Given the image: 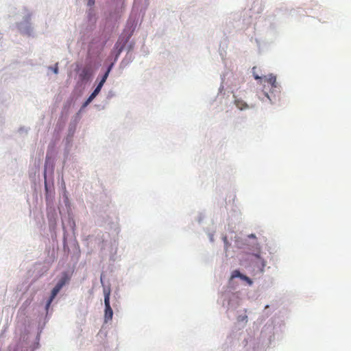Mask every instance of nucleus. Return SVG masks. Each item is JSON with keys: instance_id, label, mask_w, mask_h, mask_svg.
Segmentation results:
<instances>
[{"instance_id": "2", "label": "nucleus", "mask_w": 351, "mask_h": 351, "mask_svg": "<svg viewBox=\"0 0 351 351\" xmlns=\"http://www.w3.org/2000/svg\"><path fill=\"white\" fill-rule=\"evenodd\" d=\"M113 66V64H111L109 66L108 70L106 71L105 74L103 75L101 80H100L99 83L97 84L96 88L93 90V92L89 95L88 98L86 99L85 103H84V106H86V105H88L89 103H91L92 100H93L95 97H97V94L99 93L100 90H101V88L103 87L104 84H105L106 80L108 79L110 70L112 69V67Z\"/></svg>"}, {"instance_id": "5", "label": "nucleus", "mask_w": 351, "mask_h": 351, "mask_svg": "<svg viewBox=\"0 0 351 351\" xmlns=\"http://www.w3.org/2000/svg\"><path fill=\"white\" fill-rule=\"evenodd\" d=\"M91 74H92L91 70H90V69H88V67H85L80 72V77L82 80H86V79H89Z\"/></svg>"}, {"instance_id": "1", "label": "nucleus", "mask_w": 351, "mask_h": 351, "mask_svg": "<svg viewBox=\"0 0 351 351\" xmlns=\"http://www.w3.org/2000/svg\"><path fill=\"white\" fill-rule=\"evenodd\" d=\"M70 277L67 272H64L61 278L59 280L58 282L56 285L55 287L52 289L50 295V298L47 301V306H49L51 302H53L55 297H56L57 294L59 293L61 289H62L63 286H64L68 281H69Z\"/></svg>"}, {"instance_id": "14", "label": "nucleus", "mask_w": 351, "mask_h": 351, "mask_svg": "<svg viewBox=\"0 0 351 351\" xmlns=\"http://www.w3.org/2000/svg\"><path fill=\"white\" fill-rule=\"evenodd\" d=\"M250 237H255V235H253V234H252V235H250Z\"/></svg>"}, {"instance_id": "6", "label": "nucleus", "mask_w": 351, "mask_h": 351, "mask_svg": "<svg viewBox=\"0 0 351 351\" xmlns=\"http://www.w3.org/2000/svg\"><path fill=\"white\" fill-rule=\"evenodd\" d=\"M235 104L237 107L241 108V110H243V108H246L248 106L246 102H244V101H242V99H239V98H236Z\"/></svg>"}, {"instance_id": "4", "label": "nucleus", "mask_w": 351, "mask_h": 351, "mask_svg": "<svg viewBox=\"0 0 351 351\" xmlns=\"http://www.w3.org/2000/svg\"><path fill=\"white\" fill-rule=\"evenodd\" d=\"M265 80L268 84H270L271 88H278L276 75H274V74H269L268 77H265Z\"/></svg>"}, {"instance_id": "8", "label": "nucleus", "mask_w": 351, "mask_h": 351, "mask_svg": "<svg viewBox=\"0 0 351 351\" xmlns=\"http://www.w3.org/2000/svg\"><path fill=\"white\" fill-rule=\"evenodd\" d=\"M241 279L245 280V281H247V282L249 285H252L253 284V282H252V279H250V277H247V276H245V274H241Z\"/></svg>"}, {"instance_id": "3", "label": "nucleus", "mask_w": 351, "mask_h": 351, "mask_svg": "<svg viewBox=\"0 0 351 351\" xmlns=\"http://www.w3.org/2000/svg\"><path fill=\"white\" fill-rule=\"evenodd\" d=\"M104 304L105 313L104 319L105 322H108L113 317V309L110 306V289H104Z\"/></svg>"}, {"instance_id": "12", "label": "nucleus", "mask_w": 351, "mask_h": 351, "mask_svg": "<svg viewBox=\"0 0 351 351\" xmlns=\"http://www.w3.org/2000/svg\"><path fill=\"white\" fill-rule=\"evenodd\" d=\"M54 71H55V73H58V67H56V69H54Z\"/></svg>"}, {"instance_id": "11", "label": "nucleus", "mask_w": 351, "mask_h": 351, "mask_svg": "<svg viewBox=\"0 0 351 351\" xmlns=\"http://www.w3.org/2000/svg\"><path fill=\"white\" fill-rule=\"evenodd\" d=\"M265 95H266V97H267V98H269L270 100H271V97H269V96L268 93H265Z\"/></svg>"}, {"instance_id": "9", "label": "nucleus", "mask_w": 351, "mask_h": 351, "mask_svg": "<svg viewBox=\"0 0 351 351\" xmlns=\"http://www.w3.org/2000/svg\"><path fill=\"white\" fill-rule=\"evenodd\" d=\"M95 3V0H88V5H93V4Z\"/></svg>"}, {"instance_id": "10", "label": "nucleus", "mask_w": 351, "mask_h": 351, "mask_svg": "<svg viewBox=\"0 0 351 351\" xmlns=\"http://www.w3.org/2000/svg\"><path fill=\"white\" fill-rule=\"evenodd\" d=\"M255 79H261V77L259 75H254Z\"/></svg>"}, {"instance_id": "7", "label": "nucleus", "mask_w": 351, "mask_h": 351, "mask_svg": "<svg viewBox=\"0 0 351 351\" xmlns=\"http://www.w3.org/2000/svg\"><path fill=\"white\" fill-rule=\"evenodd\" d=\"M237 276L242 279V274H241L240 271H239V269H234L231 275V279H234V278H237Z\"/></svg>"}, {"instance_id": "13", "label": "nucleus", "mask_w": 351, "mask_h": 351, "mask_svg": "<svg viewBox=\"0 0 351 351\" xmlns=\"http://www.w3.org/2000/svg\"><path fill=\"white\" fill-rule=\"evenodd\" d=\"M122 49H123V47H121L119 49V53H120V52L121 51Z\"/></svg>"}]
</instances>
